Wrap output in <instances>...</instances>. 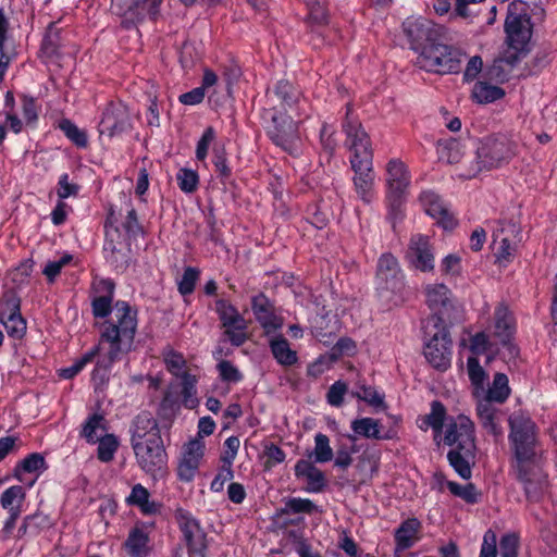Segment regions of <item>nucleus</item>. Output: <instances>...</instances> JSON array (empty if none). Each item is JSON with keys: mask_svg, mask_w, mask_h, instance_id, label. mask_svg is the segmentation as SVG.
<instances>
[{"mask_svg": "<svg viewBox=\"0 0 557 557\" xmlns=\"http://www.w3.org/2000/svg\"><path fill=\"white\" fill-rule=\"evenodd\" d=\"M505 32L509 47L522 51L532 35L529 5L522 0L509 3L505 20Z\"/></svg>", "mask_w": 557, "mask_h": 557, "instance_id": "423d86ee", "label": "nucleus"}, {"mask_svg": "<svg viewBox=\"0 0 557 557\" xmlns=\"http://www.w3.org/2000/svg\"><path fill=\"white\" fill-rule=\"evenodd\" d=\"M425 304L434 312L428 324H433L434 318H441L442 324L458 322L462 319V308L453 292L444 283H430L423 287ZM429 325L425 326L428 331Z\"/></svg>", "mask_w": 557, "mask_h": 557, "instance_id": "20e7f679", "label": "nucleus"}, {"mask_svg": "<svg viewBox=\"0 0 557 557\" xmlns=\"http://www.w3.org/2000/svg\"><path fill=\"white\" fill-rule=\"evenodd\" d=\"M475 447H454L447 454L449 465L454 470L465 480L471 478V467L474 465L475 459Z\"/></svg>", "mask_w": 557, "mask_h": 557, "instance_id": "c756f323", "label": "nucleus"}, {"mask_svg": "<svg viewBox=\"0 0 557 557\" xmlns=\"http://www.w3.org/2000/svg\"><path fill=\"white\" fill-rule=\"evenodd\" d=\"M300 92L287 81H280L270 96L273 106H276L282 112L286 109L293 110L298 104Z\"/></svg>", "mask_w": 557, "mask_h": 557, "instance_id": "473e14b6", "label": "nucleus"}, {"mask_svg": "<svg viewBox=\"0 0 557 557\" xmlns=\"http://www.w3.org/2000/svg\"><path fill=\"white\" fill-rule=\"evenodd\" d=\"M476 416L481 426L494 436L503 434L500 422L503 413L488 399H480L476 405Z\"/></svg>", "mask_w": 557, "mask_h": 557, "instance_id": "cd10ccee", "label": "nucleus"}, {"mask_svg": "<svg viewBox=\"0 0 557 557\" xmlns=\"http://www.w3.org/2000/svg\"><path fill=\"white\" fill-rule=\"evenodd\" d=\"M407 258L414 269L421 272H432L435 258L429 237L421 234L413 235L409 243Z\"/></svg>", "mask_w": 557, "mask_h": 557, "instance_id": "6ab92c4d", "label": "nucleus"}, {"mask_svg": "<svg viewBox=\"0 0 557 557\" xmlns=\"http://www.w3.org/2000/svg\"><path fill=\"white\" fill-rule=\"evenodd\" d=\"M495 330L494 336L499 343L507 346L510 355L517 354V348L510 343L515 332L513 318L505 304H499L494 312Z\"/></svg>", "mask_w": 557, "mask_h": 557, "instance_id": "5701e85b", "label": "nucleus"}, {"mask_svg": "<svg viewBox=\"0 0 557 557\" xmlns=\"http://www.w3.org/2000/svg\"><path fill=\"white\" fill-rule=\"evenodd\" d=\"M82 435L89 443H97L106 434L104 418L101 414H92L84 424Z\"/></svg>", "mask_w": 557, "mask_h": 557, "instance_id": "c03bdc74", "label": "nucleus"}, {"mask_svg": "<svg viewBox=\"0 0 557 557\" xmlns=\"http://www.w3.org/2000/svg\"><path fill=\"white\" fill-rule=\"evenodd\" d=\"M271 351L280 364L293 366L297 362V354L290 349L287 339L283 336H275L270 342Z\"/></svg>", "mask_w": 557, "mask_h": 557, "instance_id": "ea45409f", "label": "nucleus"}, {"mask_svg": "<svg viewBox=\"0 0 557 557\" xmlns=\"http://www.w3.org/2000/svg\"><path fill=\"white\" fill-rule=\"evenodd\" d=\"M510 440L513 444L516 461L540 457L535 451V424L521 412L509 418Z\"/></svg>", "mask_w": 557, "mask_h": 557, "instance_id": "6e6552de", "label": "nucleus"}, {"mask_svg": "<svg viewBox=\"0 0 557 557\" xmlns=\"http://www.w3.org/2000/svg\"><path fill=\"white\" fill-rule=\"evenodd\" d=\"M264 116L271 120L268 133L272 141L292 156L300 152V138L296 122L276 106L264 110Z\"/></svg>", "mask_w": 557, "mask_h": 557, "instance_id": "39448f33", "label": "nucleus"}, {"mask_svg": "<svg viewBox=\"0 0 557 557\" xmlns=\"http://www.w3.org/2000/svg\"><path fill=\"white\" fill-rule=\"evenodd\" d=\"M139 467L152 476L162 475L166 462L168 455L161 438L139 442L132 445Z\"/></svg>", "mask_w": 557, "mask_h": 557, "instance_id": "9b49d317", "label": "nucleus"}, {"mask_svg": "<svg viewBox=\"0 0 557 557\" xmlns=\"http://www.w3.org/2000/svg\"><path fill=\"white\" fill-rule=\"evenodd\" d=\"M114 287L111 280H100L97 283V290L104 294L92 300V313L96 318H106L112 311Z\"/></svg>", "mask_w": 557, "mask_h": 557, "instance_id": "f704fd0d", "label": "nucleus"}, {"mask_svg": "<svg viewBox=\"0 0 557 557\" xmlns=\"http://www.w3.org/2000/svg\"><path fill=\"white\" fill-rule=\"evenodd\" d=\"M343 129L347 136V145L352 151L351 159H360L363 151L372 152L370 149L369 136L363 129L361 123L351 115L350 104H347Z\"/></svg>", "mask_w": 557, "mask_h": 557, "instance_id": "a211bd4d", "label": "nucleus"}, {"mask_svg": "<svg viewBox=\"0 0 557 557\" xmlns=\"http://www.w3.org/2000/svg\"><path fill=\"white\" fill-rule=\"evenodd\" d=\"M355 172L354 186L357 195L364 203L373 199L375 174L372 168V152H362L360 159H350Z\"/></svg>", "mask_w": 557, "mask_h": 557, "instance_id": "4468645a", "label": "nucleus"}, {"mask_svg": "<svg viewBox=\"0 0 557 557\" xmlns=\"http://www.w3.org/2000/svg\"><path fill=\"white\" fill-rule=\"evenodd\" d=\"M421 523L417 518L405 520L395 531L396 550H406L419 540Z\"/></svg>", "mask_w": 557, "mask_h": 557, "instance_id": "72a5a7b5", "label": "nucleus"}, {"mask_svg": "<svg viewBox=\"0 0 557 557\" xmlns=\"http://www.w3.org/2000/svg\"><path fill=\"white\" fill-rule=\"evenodd\" d=\"M199 276V271L195 268L188 267L185 269L182 280L178 283V290L182 295H189L194 292L196 282Z\"/></svg>", "mask_w": 557, "mask_h": 557, "instance_id": "4d7b16f0", "label": "nucleus"}, {"mask_svg": "<svg viewBox=\"0 0 557 557\" xmlns=\"http://www.w3.org/2000/svg\"><path fill=\"white\" fill-rule=\"evenodd\" d=\"M20 299L10 296L0 311V319L7 333L14 338H22L26 332V322L20 313Z\"/></svg>", "mask_w": 557, "mask_h": 557, "instance_id": "412c9836", "label": "nucleus"}, {"mask_svg": "<svg viewBox=\"0 0 557 557\" xmlns=\"http://www.w3.org/2000/svg\"><path fill=\"white\" fill-rule=\"evenodd\" d=\"M517 145L505 135H493L480 141L474 159L465 164L459 174L463 178H472L483 170H491L508 162L516 154Z\"/></svg>", "mask_w": 557, "mask_h": 557, "instance_id": "f03ea898", "label": "nucleus"}, {"mask_svg": "<svg viewBox=\"0 0 557 557\" xmlns=\"http://www.w3.org/2000/svg\"><path fill=\"white\" fill-rule=\"evenodd\" d=\"M215 311L222 322L223 327L247 329V322L238 310L224 299L215 301Z\"/></svg>", "mask_w": 557, "mask_h": 557, "instance_id": "c9c22d12", "label": "nucleus"}, {"mask_svg": "<svg viewBox=\"0 0 557 557\" xmlns=\"http://www.w3.org/2000/svg\"><path fill=\"white\" fill-rule=\"evenodd\" d=\"M463 58L460 49L438 40L423 47L417 57V65L441 75L455 74L460 71Z\"/></svg>", "mask_w": 557, "mask_h": 557, "instance_id": "7ed1b4c3", "label": "nucleus"}, {"mask_svg": "<svg viewBox=\"0 0 557 557\" xmlns=\"http://www.w3.org/2000/svg\"><path fill=\"white\" fill-rule=\"evenodd\" d=\"M251 307L256 319L267 332L274 331L282 325L280 319L274 314L273 305L265 295L255 296Z\"/></svg>", "mask_w": 557, "mask_h": 557, "instance_id": "c85d7f7f", "label": "nucleus"}, {"mask_svg": "<svg viewBox=\"0 0 557 557\" xmlns=\"http://www.w3.org/2000/svg\"><path fill=\"white\" fill-rule=\"evenodd\" d=\"M99 352V347L92 348L90 351L86 352L79 360H77L74 364L71 367L64 368L60 370V376L63 379H72L77 373L82 371V369L89 362L92 361V359L96 357V355Z\"/></svg>", "mask_w": 557, "mask_h": 557, "instance_id": "864d4df0", "label": "nucleus"}, {"mask_svg": "<svg viewBox=\"0 0 557 557\" xmlns=\"http://www.w3.org/2000/svg\"><path fill=\"white\" fill-rule=\"evenodd\" d=\"M505 96V91L484 82H478L472 89V99L478 103H488L496 101Z\"/></svg>", "mask_w": 557, "mask_h": 557, "instance_id": "79ce46f5", "label": "nucleus"}, {"mask_svg": "<svg viewBox=\"0 0 557 557\" xmlns=\"http://www.w3.org/2000/svg\"><path fill=\"white\" fill-rule=\"evenodd\" d=\"M513 473L516 479L523 485L527 498L537 502L547 492V474L543 471L541 458L521 459L515 461Z\"/></svg>", "mask_w": 557, "mask_h": 557, "instance_id": "0eeeda50", "label": "nucleus"}, {"mask_svg": "<svg viewBox=\"0 0 557 557\" xmlns=\"http://www.w3.org/2000/svg\"><path fill=\"white\" fill-rule=\"evenodd\" d=\"M491 347L488 336L484 332L476 333L470 339V349L475 355L487 351Z\"/></svg>", "mask_w": 557, "mask_h": 557, "instance_id": "774afa93", "label": "nucleus"}, {"mask_svg": "<svg viewBox=\"0 0 557 557\" xmlns=\"http://www.w3.org/2000/svg\"><path fill=\"white\" fill-rule=\"evenodd\" d=\"M376 282L381 289L399 292L404 286V274L397 259L391 253H383L377 262Z\"/></svg>", "mask_w": 557, "mask_h": 557, "instance_id": "dca6fc26", "label": "nucleus"}, {"mask_svg": "<svg viewBox=\"0 0 557 557\" xmlns=\"http://www.w3.org/2000/svg\"><path fill=\"white\" fill-rule=\"evenodd\" d=\"M160 3L161 0H112L111 9L122 18V25L128 28L147 14L154 18Z\"/></svg>", "mask_w": 557, "mask_h": 557, "instance_id": "ddd939ff", "label": "nucleus"}, {"mask_svg": "<svg viewBox=\"0 0 557 557\" xmlns=\"http://www.w3.org/2000/svg\"><path fill=\"white\" fill-rule=\"evenodd\" d=\"M444 443L455 447H475L474 423L466 416L459 414L446 424Z\"/></svg>", "mask_w": 557, "mask_h": 557, "instance_id": "f3484780", "label": "nucleus"}, {"mask_svg": "<svg viewBox=\"0 0 557 557\" xmlns=\"http://www.w3.org/2000/svg\"><path fill=\"white\" fill-rule=\"evenodd\" d=\"M295 475L307 481L306 490L310 493L321 492L326 483L324 473L311 461L300 459L295 466Z\"/></svg>", "mask_w": 557, "mask_h": 557, "instance_id": "7c9ffc66", "label": "nucleus"}, {"mask_svg": "<svg viewBox=\"0 0 557 557\" xmlns=\"http://www.w3.org/2000/svg\"><path fill=\"white\" fill-rule=\"evenodd\" d=\"M123 236L117 226L108 220L106 224L104 250L110 252V260L116 268H125L128 263L127 255L124 252Z\"/></svg>", "mask_w": 557, "mask_h": 557, "instance_id": "bb28decb", "label": "nucleus"}, {"mask_svg": "<svg viewBox=\"0 0 557 557\" xmlns=\"http://www.w3.org/2000/svg\"><path fill=\"white\" fill-rule=\"evenodd\" d=\"M494 242L499 240L498 259L508 261L516 252L517 245L521 240V230L513 222L505 223L493 234Z\"/></svg>", "mask_w": 557, "mask_h": 557, "instance_id": "a878e982", "label": "nucleus"}, {"mask_svg": "<svg viewBox=\"0 0 557 557\" xmlns=\"http://www.w3.org/2000/svg\"><path fill=\"white\" fill-rule=\"evenodd\" d=\"M175 519L191 557H206L207 535L199 522L184 509L175 511Z\"/></svg>", "mask_w": 557, "mask_h": 557, "instance_id": "f8f14e48", "label": "nucleus"}, {"mask_svg": "<svg viewBox=\"0 0 557 557\" xmlns=\"http://www.w3.org/2000/svg\"><path fill=\"white\" fill-rule=\"evenodd\" d=\"M351 430L358 436L372 440H388L391 436L381 433L379 420L373 418H360L351 422Z\"/></svg>", "mask_w": 557, "mask_h": 557, "instance_id": "58836bf2", "label": "nucleus"}, {"mask_svg": "<svg viewBox=\"0 0 557 557\" xmlns=\"http://www.w3.org/2000/svg\"><path fill=\"white\" fill-rule=\"evenodd\" d=\"M264 455L267 457L265 467L271 468L285 460V453L275 444L267 445L264 448Z\"/></svg>", "mask_w": 557, "mask_h": 557, "instance_id": "69168bd1", "label": "nucleus"}, {"mask_svg": "<svg viewBox=\"0 0 557 557\" xmlns=\"http://www.w3.org/2000/svg\"><path fill=\"white\" fill-rule=\"evenodd\" d=\"M480 557H497V536L492 530L484 533Z\"/></svg>", "mask_w": 557, "mask_h": 557, "instance_id": "680f3d73", "label": "nucleus"}, {"mask_svg": "<svg viewBox=\"0 0 557 557\" xmlns=\"http://www.w3.org/2000/svg\"><path fill=\"white\" fill-rule=\"evenodd\" d=\"M519 537L515 533L502 536L499 542L500 557H518Z\"/></svg>", "mask_w": 557, "mask_h": 557, "instance_id": "5fc2aeb1", "label": "nucleus"}, {"mask_svg": "<svg viewBox=\"0 0 557 557\" xmlns=\"http://www.w3.org/2000/svg\"><path fill=\"white\" fill-rule=\"evenodd\" d=\"M203 450L202 438H194L184 446L183 456L177 467V475L181 481L190 482L194 479Z\"/></svg>", "mask_w": 557, "mask_h": 557, "instance_id": "aec40b11", "label": "nucleus"}, {"mask_svg": "<svg viewBox=\"0 0 557 557\" xmlns=\"http://www.w3.org/2000/svg\"><path fill=\"white\" fill-rule=\"evenodd\" d=\"M286 510L293 513H311L317 510V506L307 498H290L286 503Z\"/></svg>", "mask_w": 557, "mask_h": 557, "instance_id": "e2e57ef3", "label": "nucleus"}, {"mask_svg": "<svg viewBox=\"0 0 557 557\" xmlns=\"http://www.w3.org/2000/svg\"><path fill=\"white\" fill-rule=\"evenodd\" d=\"M510 394L508 385V377L504 373H496L492 386L488 388L486 396L483 399H488L490 403L503 404Z\"/></svg>", "mask_w": 557, "mask_h": 557, "instance_id": "37998d69", "label": "nucleus"}, {"mask_svg": "<svg viewBox=\"0 0 557 557\" xmlns=\"http://www.w3.org/2000/svg\"><path fill=\"white\" fill-rule=\"evenodd\" d=\"M131 435L132 445L138 444L139 442L161 438L158 421L150 412H140L132 422Z\"/></svg>", "mask_w": 557, "mask_h": 557, "instance_id": "b1692460", "label": "nucleus"}, {"mask_svg": "<svg viewBox=\"0 0 557 557\" xmlns=\"http://www.w3.org/2000/svg\"><path fill=\"white\" fill-rule=\"evenodd\" d=\"M47 469V465L42 455L38 453L30 454L24 458L15 468V476L23 481L22 472L33 473L37 471H44Z\"/></svg>", "mask_w": 557, "mask_h": 557, "instance_id": "49530a36", "label": "nucleus"}, {"mask_svg": "<svg viewBox=\"0 0 557 557\" xmlns=\"http://www.w3.org/2000/svg\"><path fill=\"white\" fill-rule=\"evenodd\" d=\"M25 499V491L20 485L7 488L0 497L2 508L9 511H21L22 504Z\"/></svg>", "mask_w": 557, "mask_h": 557, "instance_id": "a18cd8bd", "label": "nucleus"}, {"mask_svg": "<svg viewBox=\"0 0 557 557\" xmlns=\"http://www.w3.org/2000/svg\"><path fill=\"white\" fill-rule=\"evenodd\" d=\"M98 458L103 462L111 461L119 446L116 437L112 434H107L98 440Z\"/></svg>", "mask_w": 557, "mask_h": 557, "instance_id": "603ef678", "label": "nucleus"}, {"mask_svg": "<svg viewBox=\"0 0 557 557\" xmlns=\"http://www.w3.org/2000/svg\"><path fill=\"white\" fill-rule=\"evenodd\" d=\"M147 541V535L141 530H133L126 541L129 555L132 557H143L146 550Z\"/></svg>", "mask_w": 557, "mask_h": 557, "instance_id": "de8ad7c7", "label": "nucleus"}, {"mask_svg": "<svg viewBox=\"0 0 557 557\" xmlns=\"http://www.w3.org/2000/svg\"><path fill=\"white\" fill-rule=\"evenodd\" d=\"M66 38L62 35L61 28L51 23L42 41L41 49L49 57H59L63 53Z\"/></svg>", "mask_w": 557, "mask_h": 557, "instance_id": "4c0bfd02", "label": "nucleus"}, {"mask_svg": "<svg viewBox=\"0 0 557 557\" xmlns=\"http://www.w3.org/2000/svg\"><path fill=\"white\" fill-rule=\"evenodd\" d=\"M420 201L425 212L435 219L445 230H453L456 225L454 216L434 191L425 190L420 195Z\"/></svg>", "mask_w": 557, "mask_h": 557, "instance_id": "393cba45", "label": "nucleus"}, {"mask_svg": "<svg viewBox=\"0 0 557 557\" xmlns=\"http://www.w3.org/2000/svg\"><path fill=\"white\" fill-rule=\"evenodd\" d=\"M180 188L185 193H193L198 185V175L195 171L181 169L176 175Z\"/></svg>", "mask_w": 557, "mask_h": 557, "instance_id": "6e6d98bb", "label": "nucleus"}, {"mask_svg": "<svg viewBox=\"0 0 557 557\" xmlns=\"http://www.w3.org/2000/svg\"><path fill=\"white\" fill-rule=\"evenodd\" d=\"M182 403L188 409H195L199 405L197 397V377L189 372L182 373Z\"/></svg>", "mask_w": 557, "mask_h": 557, "instance_id": "a19ab883", "label": "nucleus"}, {"mask_svg": "<svg viewBox=\"0 0 557 557\" xmlns=\"http://www.w3.org/2000/svg\"><path fill=\"white\" fill-rule=\"evenodd\" d=\"M59 126L66 137L77 147L84 148L87 146L88 140L86 133L79 129L73 122L65 119L60 122Z\"/></svg>", "mask_w": 557, "mask_h": 557, "instance_id": "3c124183", "label": "nucleus"}, {"mask_svg": "<svg viewBox=\"0 0 557 557\" xmlns=\"http://www.w3.org/2000/svg\"><path fill=\"white\" fill-rule=\"evenodd\" d=\"M123 227L128 236L136 237L138 234L143 232V228L138 222L137 212L134 208H131L127 211L126 219L123 223Z\"/></svg>", "mask_w": 557, "mask_h": 557, "instance_id": "338daca9", "label": "nucleus"}, {"mask_svg": "<svg viewBox=\"0 0 557 557\" xmlns=\"http://www.w3.org/2000/svg\"><path fill=\"white\" fill-rule=\"evenodd\" d=\"M387 198L391 209L397 210L401 199L409 187L410 178L406 165L397 159H393L387 163Z\"/></svg>", "mask_w": 557, "mask_h": 557, "instance_id": "2eb2a0df", "label": "nucleus"}, {"mask_svg": "<svg viewBox=\"0 0 557 557\" xmlns=\"http://www.w3.org/2000/svg\"><path fill=\"white\" fill-rule=\"evenodd\" d=\"M465 147L456 139L451 138L445 141H441L437 147L438 158L449 164H459L460 174L465 171V164L469 160L474 159L473 156L465 158Z\"/></svg>", "mask_w": 557, "mask_h": 557, "instance_id": "2f4dec72", "label": "nucleus"}, {"mask_svg": "<svg viewBox=\"0 0 557 557\" xmlns=\"http://www.w3.org/2000/svg\"><path fill=\"white\" fill-rule=\"evenodd\" d=\"M468 374L473 385L482 387L485 380V371L480 366L475 357H470L467 360Z\"/></svg>", "mask_w": 557, "mask_h": 557, "instance_id": "052dcab7", "label": "nucleus"}, {"mask_svg": "<svg viewBox=\"0 0 557 557\" xmlns=\"http://www.w3.org/2000/svg\"><path fill=\"white\" fill-rule=\"evenodd\" d=\"M113 313L114 318L102 325L101 338L109 344V348L107 356L98 361L92 371V381L97 386L107 382L112 363L132 349L137 330L136 311L126 301H117Z\"/></svg>", "mask_w": 557, "mask_h": 557, "instance_id": "f257e3e1", "label": "nucleus"}, {"mask_svg": "<svg viewBox=\"0 0 557 557\" xmlns=\"http://www.w3.org/2000/svg\"><path fill=\"white\" fill-rule=\"evenodd\" d=\"M164 361H165L168 370L173 375L182 379V373L185 372V371H183V369L186 364V360L183 357V355L171 350L165 355Z\"/></svg>", "mask_w": 557, "mask_h": 557, "instance_id": "13d9d810", "label": "nucleus"}, {"mask_svg": "<svg viewBox=\"0 0 557 557\" xmlns=\"http://www.w3.org/2000/svg\"><path fill=\"white\" fill-rule=\"evenodd\" d=\"M216 368L223 381L236 383L243 379L239 370L231 361L222 360L218 363Z\"/></svg>", "mask_w": 557, "mask_h": 557, "instance_id": "bf43d9fd", "label": "nucleus"}, {"mask_svg": "<svg viewBox=\"0 0 557 557\" xmlns=\"http://www.w3.org/2000/svg\"><path fill=\"white\" fill-rule=\"evenodd\" d=\"M313 456L317 462H327L333 459V449L330 446V440L325 434L318 433L314 436Z\"/></svg>", "mask_w": 557, "mask_h": 557, "instance_id": "09e8293b", "label": "nucleus"}, {"mask_svg": "<svg viewBox=\"0 0 557 557\" xmlns=\"http://www.w3.org/2000/svg\"><path fill=\"white\" fill-rule=\"evenodd\" d=\"M447 487L453 495L462 498L469 504H475L479 500L480 493L472 483L460 485L456 482H448Z\"/></svg>", "mask_w": 557, "mask_h": 557, "instance_id": "8fccbe9b", "label": "nucleus"}, {"mask_svg": "<svg viewBox=\"0 0 557 557\" xmlns=\"http://www.w3.org/2000/svg\"><path fill=\"white\" fill-rule=\"evenodd\" d=\"M129 114L122 103L110 104L106 108L99 123V133L113 136L123 132L128 126Z\"/></svg>", "mask_w": 557, "mask_h": 557, "instance_id": "4be33fe9", "label": "nucleus"}, {"mask_svg": "<svg viewBox=\"0 0 557 557\" xmlns=\"http://www.w3.org/2000/svg\"><path fill=\"white\" fill-rule=\"evenodd\" d=\"M347 392L346 383L336 381L330 388L326 395L327 403L332 406L339 407L343 404L344 395Z\"/></svg>", "mask_w": 557, "mask_h": 557, "instance_id": "0e129e2a", "label": "nucleus"}, {"mask_svg": "<svg viewBox=\"0 0 557 557\" xmlns=\"http://www.w3.org/2000/svg\"><path fill=\"white\" fill-rule=\"evenodd\" d=\"M403 30L413 50L422 51L423 47L446 39L447 29L423 16H410L403 23Z\"/></svg>", "mask_w": 557, "mask_h": 557, "instance_id": "1a4fd4ad", "label": "nucleus"}, {"mask_svg": "<svg viewBox=\"0 0 557 557\" xmlns=\"http://www.w3.org/2000/svg\"><path fill=\"white\" fill-rule=\"evenodd\" d=\"M432 326L435 329L432 338L424 347L426 360L438 370H446L451 360V341L445 324L441 318H434Z\"/></svg>", "mask_w": 557, "mask_h": 557, "instance_id": "9d476101", "label": "nucleus"}, {"mask_svg": "<svg viewBox=\"0 0 557 557\" xmlns=\"http://www.w3.org/2000/svg\"><path fill=\"white\" fill-rule=\"evenodd\" d=\"M446 418V409L441 401L434 400L431 404V412L418 419V426L426 431L429 428L435 432V440L442 433L444 421Z\"/></svg>", "mask_w": 557, "mask_h": 557, "instance_id": "e433bc0d", "label": "nucleus"}]
</instances>
